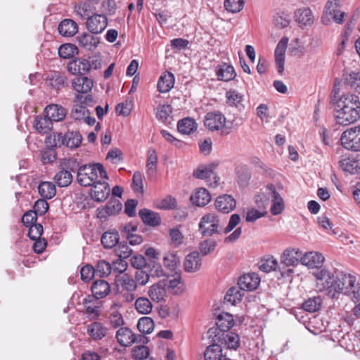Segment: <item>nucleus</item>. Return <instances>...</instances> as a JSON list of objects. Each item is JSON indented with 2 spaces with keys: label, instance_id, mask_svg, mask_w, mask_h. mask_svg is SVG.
I'll list each match as a JSON object with an SVG mask.
<instances>
[{
  "label": "nucleus",
  "instance_id": "1",
  "mask_svg": "<svg viewBox=\"0 0 360 360\" xmlns=\"http://www.w3.org/2000/svg\"><path fill=\"white\" fill-rule=\"evenodd\" d=\"M334 117L336 123L347 126L360 118V101L354 94H345L336 100Z\"/></svg>",
  "mask_w": 360,
  "mask_h": 360
},
{
  "label": "nucleus",
  "instance_id": "2",
  "mask_svg": "<svg viewBox=\"0 0 360 360\" xmlns=\"http://www.w3.org/2000/svg\"><path fill=\"white\" fill-rule=\"evenodd\" d=\"M312 274L318 281L317 285L320 291L325 292L331 298L340 293V272L335 276L323 268L321 270L314 271Z\"/></svg>",
  "mask_w": 360,
  "mask_h": 360
},
{
  "label": "nucleus",
  "instance_id": "3",
  "mask_svg": "<svg viewBox=\"0 0 360 360\" xmlns=\"http://www.w3.org/2000/svg\"><path fill=\"white\" fill-rule=\"evenodd\" d=\"M100 179H108L107 172L101 163L84 165L78 168L77 180L82 186H91Z\"/></svg>",
  "mask_w": 360,
  "mask_h": 360
},
{
  "label": "nucleus",
  "instance_id": "4",
  "mask_svg": "<svg viewBox=\"0 0 360 360\" xmlns=\"http://www.w3.org/2000/svg\"><path fill=\"white\" fill-rule=\"evenodd\" d=\"M219 219L214 212L204 214L200 220L198 231L203 236L210 237L219 233Z\"/></svg>",
  "mask_w": 360,
  "mask_h": 360
},
{
  "label": "nucleus",
  "instance_id": "5",
  "mask_svg": "<svg viewBox=\"0 0 360 360\" xmlns=\"http://www.w3.org/2000/svg\"><path fill=\"white\" fill-rule=\"evenodd\" d=\"M219 162L216 161L207 165H200L194 169L193 175L197 179H206L207 181L212 178L213 181L209 183V186L212 188H216L219 184L220 178L216 175L214 170L219 166Z\"/></svg>",
  "mask_w": 360,
  "mask_h": 360
},
{
  "label": "nucleus",
  "instance_id": "6",
  "mask_svg": "<svg viewBox=\"0 0 360 360\" xmlns=\"http://www.w3.org/2000/svg\"><path fill=\"white\" fill-rule=\"evenodd\" d=\"M116 338L119 344L124 347H129L135 342L147 344L149 338L143 335L135 334L127 327H121L116 332Z\"/></svg>",
  "mask_w": 360,
  "mask_h": 360
},
{
  "label": "nucleus",
  "instance_id": "7",
  "mask_svg": "<svg viewBox=\"0 0 360 360\" xmlns=\"http://www.w3.org/2000/svg\"><path fill=\"white\" fill-rule=\"evenodd\" d=\"M234 325L233 316L227 312H221L217 315L216 319V327L210 328L207 331L209 338L217 337L221 333H226Z\"/></svg>",
  "mask_w": 360,
  "mask_h": 360
},
{
  "label": "nucleus",
  "instance_id": "8",
  "mask_svg": "<svg viewBox=\"0 0 360 360\" xmlns=\"http://www.w3.org/2000/svg\"><path fill=\"white\" fill-rule=\"evenodd\" d=\"M82 136L79 131H68L65 134L57 133L53 134L52 146L59 147L65 145L70 148H76L82 143Z\"/></svg>",
  "mask_w": 360,
  "mask_h": 360
},
{
  "label": "nucleus",
  "instance_id": "9",
  "mask_svg": "<svg viewBox=\"0 0 360 360\" xmlns=\"http://www.w3.org/2000/svg\"><path fill=\"white\" fill-rule=\"evenodd\" d=\"M340 140L342 146L346 149L360 151V125L345 130Z\"/></svg>",
  "mask_w": 360,
  "mask_h": 360
},
{
  "label": "nucleus",
  "instance_id": "10",
  "mask_svg": "<svg viewBox=\"0 0 360 360\" xmlns=\"http://www.w3.org/2000/svg\"><path fill=\"white\" fill-rule=\"evenodd\" d=\"M92 97L91 95L82 96L77 94L74 98V105L71 112L72 117L75 120L82 121L87 116L89 110L84 105L87 101H91Z\"/></svg>",
  "mask_w": 360,
  "mask_h": 360
},
{
  "label": "nucleus",
  "instance_id": "11",
  "mask_svg": "<svg viewBox=\"0 0 360 360\" xmlns=\"http://www.w3.org/2000/svg\"><path fill=\"white\" fill-rule=\"evenodd\" d=\"M209 340H212L214 342H217L221 345V348L225 347L229 349L236 350L240 347V341L238 334L232 332H226L219 335L214 338H209Z\"/></svg>",
  "mask_w": 360,
  "mask_h": 360
},
{
  "label": "nucleus",
  "instance_id": "12",
  "mask_svg": "<svg viewBox=\"0 0 360 360\" xmlns=\"http://www.w3.org/2000/svg\"><path fill=\"white\" fill-rule=\"evenodd\" d=\"M84 307V314L89 320H95L100 316L102 307L101 301L93 295H88L82 300Z\"/></svg>",
  "mask_w": 360,
  "mask_h": 360
},
{
  "label": "nucleus",
  "instance_id": "13",
  "mask_svg": "<svg viewBox=\"0 0 360 360\" xmlns=\"http://www.w3.org/2000/svg\"><path fill=\"white\" fill-rule=\"evenodd\" d=\"M108 179H100L92 184L91 198L97 202L105 200L110 195V188L106 180Z\"/></svg>",
  "mask_w": 360,
  "mask_h": 360
},
{
  "label": "nucleus",
  "instance_id": "14",
  "mask_svg": "<svg viewBox=\"0 0 360 360\" xmlns=\"http://www.w3.org/2000/svg\"><path fill=\"white\" fill-rule=\"evenodd\" d=\"M226 117L219 112H207L205 117V126L210 131H218L225 126Z\"/></svg>",
  "mask_w": 360,
  "mask_h": 360
},
{
  "label": "nucleus",
  "instance_id": "15",
  "mask_svg": "<svg viewBox=\"0 0 360 360\" xmlns=\"http://www.w3.org/2000/svg\"><path fill=\"white\" fill-rule=\"evenodd\" d=\"M86 28L92 34L101 33L108 25V19L104 15L94 14L86 20Z\"/></svg>",
  "mask_w": 360,
  "mask_h": 360
},
{
  "label": "nucleus",
  "instance_id": "16",
  "mask_svg": "<svg viewBox=\"0 0 360 360\" xmlns=\"http://www.w3.org/2000/svg\"><path fill=\"white\" fill-rule=\"evenodd\" d=\"M325 261L323 255L318 252H309L303 255L301 258V264L309 269L321 270V267Z\"/></svg>",
  "mask_w": 360,
  "mask_h": 360
},
{
  "label": "nucleus",
  "instance_id": "17",
  "mask_svg": "<svg viewBox=\"0 0 360 360\" xmlns=\"http://www.w3.org/2000/svg\"><path fill=\"white\" fill-rule=\"evenodd\" d=\"M68 72L73 75L84 76L91 68L90 63L82 58H76L68 63Z\"/></svg>",
  "mask_w": 360,
  "mask_h": 360
},
{
  "label": "nucleus",
  "instance_id": "18",
  "mask_svg": "<svg viewBox=\"0 0 360 360\" xmlns=\"http://www.w3.org/2000/svg\"><path fill=\"white\" fill-rule=\"evenodd\" d=\"M214 206L219 212L228 214L236 208V201L231 195L223 194L215 199Z\"/></svg>",
  "mask_w": 360,
  "mask_h": 360
},
{
  "label": "nucleus",
  "instance_id": "19",
  "mask_svg": "<svg viewBox=\"0 0 360 360\" xmlns=\"http://www.w3.org/2000/svg\"><path fill=\"white\" fill-rule=\"evenodd\" d=\"M288 43V38L283 37L277 44L275 49V63L278 73L282 74L284 70L285 51Z\"/></svg>",
  "mask_w": 360,
  "mask_h": 360
},
{
  "label": "nucleus",
  "instance_id": "20",
  "mask_svg": "<svg viewBox=\"0 0 360 360\" xmlns=\"http://www.w3.org/2000/svg\"><path fill=\"white\" fill-rule=\"evenodd\" d=\"M259 283L260 278L256 273H249L239 278L238 285L241 290L252 291L257 288Z\"/></svg>",
  "mask_w": 360,
  "mask_h": 360
},
{
  "label": "nucleus",
  "instance_id": "21",
  "mask_svg": "<svg viewBox=\"0 0 360 360\" xmlns=\"http://www.w3.org/2000/svg\"><path fill=\"white\" fill-rule=\"evenodd\" d=\"M71 86L77 94H86L91 91L94 81L85 76L77 77L72 80Z\"/></svg>",
  "mask_w": 360,
  "mask_h": 360
},
{
  "label": "nucleus",
  "instance_id": "22",
  "mask_svg": "<svg viewBox=\"0 0 360 360\" xmlns=\"http://www.w3.org/2000/svg\"><path fill=\"white\" fill-rule=\"evenodd\" d=\"M108 332V328L102 323L94 321L86 327L87 335L94 341L104 338Z\"/></svg>",
  "mask_w": 360,
  "mask_h": 360
},
{
  "label": "nucleus",
  "instance_id": "23",
  "mask_svg": "<svg viewBox=\"0 0 360 360\" xmlns=\"http://www.w3.org/2000/svg\"><path fill=\"white\" fill-rule=\"evenodd\" d=\"M302 252L297 248H288L285 250L281 255V262L287 266H294L301 262Z\"/></svg>",
  "mask_w": 360,
  "mask_h": 360
},
{
  "label": "nucleus",
  "instance_id": "24",
  "mask_svg": "<svg viewBox=\"0 0 360 360\" xmlns=\"http://www.w3.org/2000/svg\"><path fill=\"white\" fill-rule=\"evenodd\" d=\"M266 189L269 191L272 198V205L271 212L274 215L279 214L284 209V202L281 195L276 191L275 186L272 184L266 186Z\"/></svg>",
  "mask_w": 360,
  "mask_h": 360
},
{
  "label": "nucleus",
  "instance_id": "25",
  "mask_svg": "<svg viewBox=\"0 0 360 360\" xmlns=\"http://www.w3.org/2000/svg\"><path fill=\"white\" fill-rule=\"evenodd\" d=\"M192 204L198 207H204L211 200L210 192L204 188H197L190 197Z\"/></svg>",
  "mask_w": 360,
  "mask_h": 360
},
{
  "label": "nucleus",
  "instance_id": "26",
  "mask_svg": "<svg viewBox=\"0 0 360 360\" xmlns=\"http://www.w3.org/2000/svg\"><path fill=\"white\" fill-rule=\"evenodd\" d=\"M45 115L53 122H60L63 120L66 115L65 109L58 104L49 105L45 108Z\"/></svg>",
  "mask_w": 360,
  "mask_h": 360
},
{
  "label": "nucleus",
  "instance_id": "27",
  "mask_svg": "<svg viewBox=\"0 0 360 360\" xmlns=\"http://www.w3.org/2000/svg\"><path fill=\"white\" fill-rule=\"evenodd\" d=\"M201 264V259L199 252L194 251L189 253L186 257L184 266L186 271L193 273L199 270Z\"/></svg>",
  "mask_w": 360,
  "mask_h": 360
},
{
  "label": "nucleus",
  "instance_id": "28",
  "mask_svg": "<svg viewBox=\"0 0 360 360\" xmlns=\"http://www.w3.org/2000/svg\"><path fill=\"white\" fill-rule=\"evenodd\" d=\"M158 155L153 148L148 149L147 152V161L146 165L148 178H154L157 172Z\"/></svg>",
  "mask_w": 360,
  "mask_h": 360
},
{
  "label": "nucleus",
  "instance_id": "29",
  "mask_svg": "<svg viewBox=\"0 0 360 360\" xmlns=\"http://www.w3.org/2000/svg\"><path fill=\"white\" fill-rule=\"evenodd\" d=\"M180 263V257L178 250H169L163 257V264L165 267L176 274L179 264Z\"/></svg>",
  "mask_w": 360,
  "mask_h": 360
},
{
  "label": "nucleus",
  "instance_id": "30",
  "mask_svg": "<svg viewBox=\"0 0 360 360\" xmlns=\"http://www.w3.org/2000/svg\"><path fill=\"white\" fill-rule=\"evenodd\" d=\"M58 30L62 36L70 37L74 36L78 32V25L72 19H65L60 22Z\"/></svg>",
  "mask_w": 360,
  "mask_h": 360
},
{
  "label": "nucleus",
  "instance_id": "31",
  "mask_svg": "<svg viewBox=\"0 0 360 360\" xmlns=\"http://www.w3.org/2000/svg\"><path fill=\"white\" fill-rule=\"evenodd\" d=\"M49 86L56 89H60L68 86V78L65 74L60 72L51 73L46 78Z\"/></svg>",
  "mask_w": 360,
  "mask_h": 360
},
{
  "label": "nucleus",
  "instance_id": "32",
  "mask_svg": "<svg viewBox=\"0 0 360 360\" xmlns=\"http://www.w3.org/2000/svg\"><path fill=\"white\" fill-rule=\"evenodd\" d=\"M122 209V204L118 200H110L103 208H98V217L101 219L118 213Z\"/></svg>",
  "mask_w": 360,
  "mask_h": 360
},
{
  "label": "nucleus",
  "instance_id": "33",
  "mask_svg": "<svg viewBox=\"0 0 360 360\" xmlns=\"http://www.w3.org/2000/svg\"><path fill=\"white\" fill-rule=\"evenodd\" d=\"M93 296L98 299L106 297L110 292L109 283L104 280L95 281L91 285Z\"/></svg>",
  "mask_w": 360,
  "mask_h": 360
},
{
  "label": "nucleus",
  "instance_id": "34",
  "mask_svg": "<svg viewBox=\"0 0 360 360\" xmlns=\"http://www.w3.org/2000/svg\"><path fill=\"white\" fill-rule=\"evenodd\" d=\"M174 84V76L172 73L165 72L160 77L158 82V89L160 93H167L171 90Z\"/></svg>",
  "mask_w": 360,
  "mask_h": 360
},
{
  "label": "nucleus",
  "instance_id": "35",
  "mask_svg": "<svg viewBox=\"0 0 360 360\" xmlns=\"http://www.w3.org/2000/svg\"><path fill=\"white\" fill-rule=\"evenodd\" d=\"M139 216L142 221L150 226H157L161 223V218L158 213L148 209H142L139 211Z\"/></svg>",
  "mask_w": 360,
  "mask_h": 360
},
{
  "label": "nucleus",
  "instance_id": "36",
  "mask_svg": "<svg viewBox=\"0 0 360 360\" xmlns=\"http://www.w3.org/2000/svg\"><path fill=\"white\" fill-rule=\"evenodd\" d=\"M78 44L86 50H92L96 48L99 43L98 37L89 33H84L77 37Z\"/></svg>",
  "mask_w": 360,
  "mask_h": 360
},
{
  "label": "nucleus",
  "instance_id": "37",
  "mask_svg": "<svg viewBox=\"0 0 360 360\" xmlns=\"http://www.w3.org/2000/svg\"><path fill=\"white\" fill-rule=\"evenodd\" d=\"M210 345L207 347L204 352L205 360H220L224 355L222 354L221 345L214 342L210 340Z\"/></svg>",
  "mask_w": 360,
  "mask_h": 360
},
{
  "label": "nucleus",
  "instance_id": "38",
  "mask_svg": "<svg viewBox=\"0 0 360 360\" xmlns=\"http://www.w3.org/2000/svg\"><path fill=\"white\" fill-rule=\"evenodd\" d=\"M217 75L219 80L229 82L235 78L236 73L232 65L224 63L219 65Z\"/></svg>",
  "mask_w": 360,
  "mask_h": 360
},
{
  "label": "nucleus",
  "instance_id": "39",
  "mask_svg": "<svg viewBox=\"0 0 360 360\" xmlns=\"http://www.w3.org/2000/svg\"><path fill=\"white\" fill-rule=\"evenodd\" d=\"M34 127L40 134H48L53 128V122L45 115V116H37L35 118Z\"/></svg>",
  "mask_w": 360,
  "mask_h": 360
},
{
  "label": "nucleus",
  "instance_id": "40",
  "mask_svg": "<svg viewBox=\"0 0 360 360\" xmlns=\"http://www.w3.org/2000/svg\"><path fill=\"white\" fill-rule=\"evenodd\" d=\"M340 293L347 294L352 292L356 283V277L351 274L340 272Z\"/></svg>",
  "mask_w": 360,
  "mask_h": 360
},
{
  "label": "nucleus",
  "instance_id": "41",
  "mask_svg": "<svg viewBox=\"0 0 360 360\" xmlns=\"http://www.w3.org/2000/svg\"><path fill=\"white\" fill-rule=\"evenodd\" d=\"M119 233L117 231H105L101 237V243L105 248L110 249L118 245Z\"/></svg>",
  "mask_w": 360,
  "mask_h": 360
},
{
  "label": "nucleus",
  "instance_id": "42",
  "mask_svg": "<svg viewBox=\"0 0 360 360\" xmlns=\"http://www.w3.org/2000/svg\"><path fill=\"white\" fill-rule=\"evenodd\" d=\"M38 191L44 199H51L55 196L56 188L53 183L50 181L41 182L38 186Z\"/></svg>",
  "mask_w": 360,
  "mask_h": 360
},
{
  "label": "nucleus",
  "instance_id": "43",
  "mask_svg": "<svg viewBox=\"0 0 360 360\" xmlns=\"http://www.w3.org/2000/svg\"><path fill=\"white\" fill-rule=\"evenodd\" d=\"M155 328L153 320L149 316H143L140 318L137 323V328L141 335L151 333Z\"/></svg>",
  "mask_w": 360,
  "mask_h": 360
},
{
  "label": "nucleus",
  "instance_id": "44",
  "mask_svg": "<svg viewBox=\"0 0 360 360\" xmlns=\"http://www.w3.org/2000/svg\"><path fill=\"white\" fill-rule=\"evenodd\" d=\"M243 293L237 287H232L226 292L224 296V302L231 305H236L242 300Z\"/></svg>",
  "mask_w": 360,
  "mask_h": 360
},
{
  "label": "nucleus",
  "instance_id": "45",
  "mask_svg": "<svg viewBox=\"0 0 360 360\" xmlns=\"http://www.w3.org/2000/svg\"><path fill=\"white\" fill-rule=\"evenodd\" d=\"M321 304V297L320 296H315L305 300L302 304V308L304 311L313 313L320 309Z\"/></svg>",
  "mask_w": 360,
  "mask_h": 360
},
{
  "label": "nucleus",
  "instance_id": "46",
  "mask_svg": "<svg viewBox=\"0 0 360 360\" xmlns=\"http://www.w3.org/2000/svg\"><path fill=\"white\" fill-rule=\"evenodd\" d=\"M226 103L230 106L240 108L243 101V95L236 90H229L226 93Z\"/></svg>",
  "mask_w": 360,
  "mask_h": 360
},
{
  "label": "nucleus",
  "instance_id": "47",
  "mask_svg": "<svg viewBox=\"0 0 360 360\" xmlns=\"http://www.w3.org/2000/svg\"><path fill=\"white\" fill-rule=\"evenodd\" d=\"M295 18L301 25H309L313 22L311 11L308 8L297 10L295 13Z\"/></svg>",
  "mask_w": 360,
  "mask_h": 360
},
{
  "label": "nucleus",
  "instance_id": "48",
  "mask_svg": "<svg viewBox=\"0 0 360 360\" xmlns=\"http://www.w3.org/2000/svg\"><path fill=\"white\" fill-rule=\"evenodd\" d=\"M93 6L89 2L80 1L75 6V12L81 19H85L90 17L93 11Z\"/></svg>",
  "mask_w": 360,
  "mask_h": 360
},
{
  "label": "nucleus",
  "instance_id": "49",
  "mask_svg": "<svg viewBox=\"0 0 360 360\" xmlns=\"http://www.w3.org/2000/svg\"><path fill=\"white\" fill-rule=\"evenodd\" d=\"M236 173L237 175L238 183L241 186H246L251 178V173L248 167L245 165L238 166L236 168Z\"/></svg>",
  "mask_w": 360,
  "mask_h": 360
},
{
  "label": "nucleus",
  "instance_id": "50",
  "mask_svg": "<svg viewBox=\"0 0 360 360\" xmlns=\"http://www.w3.org/2000/svg\"><path fill=\"white\" fill-rule=\"evenodd\" d=\"M165 294V288L160 284H153L150 286L148 291V295L151 300L156 302L162 301Z\"/></svg>",
  "mask_w": 360,
  "mask_h": 360
},
{
  "label": "nucleus",
  "instance_id": "51",
  "mask_svg": "<svg viewBox=\"0 0 360 360\" xmlns=\"http://www.w3.org/2000/svg\"><path fill=\"white\" fill-rule=\"evenodd\" d=\"M345 83L356 92L360 93V71L345 75Z\"/></svg>",
  "mask_w": 360,
  "mask_h": 360
},
{
  "label": "nucleus",
  "instance_id": "52",
  "mask_svg": "<svg viewBox=\"0 0 360 360\" xmlns=\"http://www.w3.org/2000/svg\"><path fill=\"white\" fill-rule=\"evenodd\" d=\"M96 275L101 277L108 276L112 271V265L105 260H99L94 267Z\"/></svg>",
  "mask_w": 360,
  "mask_h": 360
},
{
  "label": "nucleus",
  "instance_id": "53",
  "mask_svg": "<svg viewBox=\"0 0 360 360\" xmlns=\"http://www.w3.org/2000/svg\"><path fill=\"white\" fill-rule=\"evenodd\" d=\"M54 181L60 187L69 186L72 181V175L66 170L60 169L54 176Z\"/></svg>",
  "mask_w": 360,
  "mask_h": 360
},
{
  "label": "nucleus",
  "instance_id": "54",
  "mask_svg": "<svg viewBox=\"0 0 360 360\" xmlns=\"http://www.w3.org/2000/svg\"><path fill=\"white\" fill-rule=\"evenodd\" d=\"M278 266L277 260L272 256L264 257L259 262V268L261 271L269 273L276 270Z\"/></svg>",
  "mask_w": 360,
  "mask_h": 360
},
{
  "label": "nucleus",
  "instance_id": "55",
  "mask_svg": "<svg viewBox=\"0 0 360 360\" xmlns=\"http://www.w3.org/2000/svg\"><path fill=\"white\" fill-rule=\"evenodd\" d=\"M118 281L122 288L129 292H134L136 290V282L133 277L128 274H123Z\"/></svg>",
  "mask_w": 360,
  "mask_h": 360
},
{
  "label": "nucleus",
  "instance_id": "56",
  "mask_svg": "<svg viewBox=\"0 0 360 360\" xmlns=\"http://www.w3.org/2000/svg\"><path fill=\"white\" fill-rule=\"evenodd\" d=\"M135 307L140 314H148L152 311L153 305L148 298L139 297L135 302Z\"/></svg>",
  "mask_w": 360,
  "mask_h": 360
},
{
  "label": "nucleus",
  "instance_id": "57",
  "mask_svg": "<svg viewBox=\"0 0 360 360\" xmlns=\"http://www.w3.org/2000/svg\"><path fill=\"white\" fill-rule=\"evenodd\" d=\"M77 53V48L72 44H65L58 49V55L60 58L68 59L72 58Z\"/></svg>",
  "mask_w": 360,
  "mask_h": 360
},
{
  "label": "nucleus",
  "instance_id": "58",
  "mask_svg": "<svg viewBox=\"0 0 360 360\" xmlns=\"http://www.w3.org/2000/svg\"><path fill=\"white\" fill-rule=\"evenodd\" d=\"M198 124L191 117L181 119V134H191L196 131Z\"/></svg>",
  "mask_w": 360,
  "mask_h": 360
},
{
  "label": "nucleus",
  "instance_id": "59",
  "mask_svg": "<svg viewBox=\"0 0 360 360\" xmlns=\"http://www.w3.org/2000/svg\"><path fill=\"white\" fill-rule=\"evenodd\" d=\"M274 23L278 28H285L290 24V15L284 12L277 13L274 15Z\"/></svg>",
  "mask_w": 360,
  "mask_h": 360
},
{
  "label": "nucleus",
  "instance_id": "60",
  "mask_svg": "<svg viewBox=\"0 0 360 360\" xmlns=\"http://www.w3.org/2000/svg\"><path fill=\"white\" fill-rule=\"evenodd\" d=\"M60 169L66 170L69 173L72 174L76 169L78 170L79 163L77 162L75 159L69 158V159H63L60 162Z\"/></svg>",
  "mask_w": 360,
  "mask_h": 360
},
{
  "label": "nucleus",
  "instance_id": "61",
  "mask_svg": "<svg viewBox=\"0 0 360 360\" xmlns=\"http://www.w3.org/2000/svg\"><path fill=\"white\" fill-rule=\"evenodd\" d=\"M244 6V0H225V8L231 13L240 12Z\"/></svg>",
  "mask_w": 360,
  "mask_h": 360
},
{
  "label": "nucleus",
  "instance_id": "62",
  "mask_svg": "<svg viewBox=\"0 0 360 360\" xmlns=\"http://www.w3.org/2000/svg\"><path fill=\"white\" fill-rule=\"evenodd\" d=\"M131 355L134 359L143 360L149 355V349L144 345L134 347L131 351Z\"/></svg>",
  "mask_w": 360,
  "mask_h": 360
},
{
  "label": "nucleus",
  "instance_id": "63",
  "mask_svg": "<svg viewBox=\"0 0 360 360\" xmlns=\"http://www.w3.org/2000/svg\"><path fill=\"white\" fill-rule=\"evenodd\" d=\"M172 107L169 105H160L156 109V117L158 120L165 122L172 113Z\"/></svg>",
  "mask_w": 360,
  "mask_h": 360
},
{
  "label": "nucleus",
  "instance_id": "64",
  "mask_svg": "<svg viewBox=\"0 0 360 360\" xmlns=\"http://www.w3.org/2000/svg\"><path fill=\"white\" fill-rule=\"evenodd\" d=\"M80 274L83 281L89 282L96 275L94 267L90 264H86L81 269Z\"/></svg>",
  "mask_w": 360,
  "mask_h": 360
}]
</instances>
